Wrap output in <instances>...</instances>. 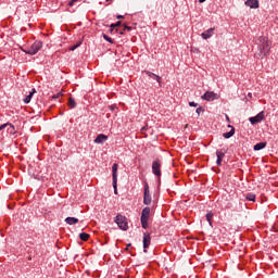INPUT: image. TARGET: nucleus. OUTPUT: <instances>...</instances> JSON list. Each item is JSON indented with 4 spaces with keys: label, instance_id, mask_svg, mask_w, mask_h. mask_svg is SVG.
<instances>
[{
    "label": "nucleus",
    "instance_id": "obj_1",
    "mask_svg": "<svg viewBox=\"0 0 278 278\" xmlns=\"http://www.w3.org/2000/svg\"><path fill=\"white\" fill-rule=\"evenodd\" d=\"M255 45L258 47L260 55L266 58L270 53V42L267 37L261 36L255 39Z\"/></svg>",
    "mask_w": 278,
    "mask_h": 278
},
{
    "label": "nucleus",
    "instance_id": "obj_2",
    "mask_svg": "<svg viewBox=\"0 0 278 278\" xmlns=\"http://www.w3.org/2000/svg\"><path fill=\"white\" fill-rule=\"evenodd\" d=\"M40 49H42V41L37 40L29 48L22 49V51L24 53H26L27 55H36V53H38V51H40Z\"/></svg>",
    "mask_w": 278,
    "mask_h": 278
},
{
    "label": "nucleus",
    "instance_id": "obj_3",
    "mask_svg": "<svg viewBox=\"0 0 278 278\" xmlns=\"http://www.w3.org/2000/svg\"><path fill=\"white\" fill-rule=\"evenodd\" d=\"M152 173L157 177L159 184L162 181V161L156 159L152 162Z\"/></svg>",
    "mask_w": 278,
    "mask_h": 278
},
{
    "label": "nucleus",
    "instance_id": "obj_4",
    "mask_svg": "<svg viewBox=\"0 0 278 278\" xmlns=\"http://www.w3.org/2000/svg\"><path fill=\"white\" fill-rule=\"evenodd\" d=\"M114 223H116L117 227L122 229V231H127V229H129L127 217L123 216L122 214L116 215Z\"/></svg>",
    "mask_w": 278,
    "mask_h": 278
},
{
    "label": "nucleus",
    "instance_id": "obj_5",
    "mask_svg": "<svg viewBox=\"0 0 278 278\" xmlns=\"http://www.w3.org/2000/svg\"><path fill=\"white\" fill-rule=\"evenodd\" d=\"M149 216H151V208L149 206H146L141 212V226L143 229L149 228Z\"/></svg>",
    "mask_w": 278,
    "mask_h": 278
},
{
    "label": "nucleus",
    "instance_id": "obj_6",
    "mask_svg": "<svg viewBox=\"0 0 278 278\" xmlns=\"http://www.w3.org/2000/svg\"><path fill=\"white\" fill-rule=\"evenodd\" d=\"M151 191L149 190V182H144V189H143V204L144 205H151Z\"/></svg>",
    "mask_w": 278,
    "mask_h": 278
},
{
    "label": "nucleus",
    "instance_id": "obj_7",
    "mask_svg": "<svg viewBox=\"0 0 278 278\" xmlns=\"http://www.w3.org/2000/svg\"><path fill=\"white\" fill-rule=\"evenodd\" d=\"M151 247V233L144 232L143 233V253H147V250Z\"/></svg>",
    "mask_w": 278,
    "mask_h": 278
},
{
    "label": "nucleus",
    "instance_id": "obj_8",
    "mask_svg": "<svg viewBox=\"0 0 278 278\" xmlns=\"http://www.w3.org/2000/svg\"><path fill=\"white\" fill-rule=\"evenodd\" d=\"M251 125H257L264 121V112H260L256 116L249 118Z\"/></svg>",
    "mask_w": 278,
    "mask_h": 278
},
{
    "label": "nucleus",
    "instance_id": "obj_9",
    "mask_svg": "<svg viewBox=\"0 0 278 278\" xmlns=\"http://www.w3.org/2000/svg\"><path fill=\"white\" fill-rule=\"evenodd\" d=\"M112 177H113V184L116 186L118 184V164L114 163L112 166Z\"/></svg>",
    "mask_w": 278,
    "mask_h": 278
},
{
    "label": "nucleus",
    "instance_id": "obj_10",
    "mask_svg": "<svg viewBox=\"0 0 278 278\" xmlns=\"http://www.w3.org/2000/svg\"><path fill=\"white\" fill-rule=\"evenodd\" d=\"M203 101H215L216 93L214 91H206L203 96H201Z\"/></svg>",
    "mask_w": 278,
    "mask_h": 278
},
{
    "label": "nucleus",
    "instance_id": "obj_11",
    "mask_svg": "<svg viewBox=\"0 0 278 278\" xmlns=\"http://www.w3.org/2000/svg\"><path fill=\"white\" fill-rule=\"evenodd\" d=\"M146 75L150 77L151 79H155L159 84V87L162 88V77H160L157 74H153L150 71H144Z\"/></svg>",
    "mask_w": 278,
    "mask_h": 278
},
{
    "label": "nucleus",
    "instance_id": "obj_12",
    "mask_svg": "<svg viewBox=\"0 0 278 278\" xmlns=\"http://www.w3.org/2000/svg\"><path fill=\"white\" fill-rule=\"evenodd\" d=\"M245 5L248 8H251V10H257V8H260V1L258 0H247Z\"/></svg>",
    "mask_w": 278,
    "mask_h": 278
},
{
    "label": "nucleus",
    "instance_id": "obj_13",
    "mask_svg": "<svg viewBox=\"0 0 278 278\" xmlns=\"http://www.w3.org/2000/svg\"><path fill=\"white\" fill-rule=\"evenodd\" d=\"M108 140V136L104 134H100L97 136V138L93 140L96 144H103Z\"/></svg>",
    "mask_w": 278,
    "mask_h": 278
},
{
    "label": "nucleus",
    "instance_id": "obj_14",
    "mask_svg": "<svg viewBox=\"0 0 278 278\" xmlns=\"http://www.w3.org/2000/svg\"><path fill=\"white\" fill-rule=\"evenodd\" d=\"M203 40H207L211 37L214 36V28H208L207 30H205L204 33L201 34Z\"/></svg>",
    "mask_w": 278,
    "mask_h": 278
},
{
    "label": "nucleus",
    "instance_id": "obj_15",
    "mask_svg": "<svg viewBox=\"0 0 278 278\" xmlns=\"http://www.w3.org/2000/svg\"><path fill=\"white\" fill-rule=\"evenodd\" d=\"M228 127L231 128L230 131L223 134V137L226 138V139L231 138L236 134V128L233 126L228 125Z\"/></svg>",
    "mask_w": 278,
    "mask_h": 278
},
{
    "label": "nucleus",
    "instance_id": "obj_16",
    "mask_svg": "<svg viewBox=\"0 0 278 278\" xmlns=\"http://www.w3.org/2000/svg\"><path fill=\"white\" fill-rule=\"evenodd\" d=\"M5 127H9L8 131H11V132L14 131V125H12L11 123L2 124L0 126V131H3V129H5Z\"/></svg>",
    "mask_w": 278,
    "mask_h": 278
},
{
    "label": "nucleus",
    "instance_id": "obj_17",
    "mask_svg": "<svg viewBox=\"0 0 278 278\" xmlns=\"http://www.w3.org/2000/svg\"><path fill=\"white\" fill-rule=\"evenodd\" d=\"M65 223L67 225H77V223H79V219L76 217H67L65 218Z\"/></svg>",
    "mask_w": 278,
    "mask_h": 278
},
{
    "label": "nucleus",
    "instance_id": "obj_18",
    "mask_svg": "<svg viewBox=\"0 0 278 278\" xmlns=\"http://www.w3.org/2000/svg\"><path fill=\"white\" fill-rule=\"evenodd\" d=\"M34 94H36V89H33L29 92V94L24 98V103H26V104L30 103L31 102V97H34Z\"/></svg>",
    "mask_w": 278,
    "mask_h": 278
},
{
    "label": "nucleus",
    "instance_id": "obj_19",
    "mask_svg": "<svg viewBox=\"0 0 278 278\" xmlns=\"http://www.w3.org/2000/svg\"><path fill=\"white\" fill-rule=\"evenodd\" d=\"M67 105L71 110H75V108H77V103L75 102L74 98L68 99Z\"/></svg>",
    "mask_w": 278,
    "mask_h": 278
},
{
    "label": "nucleus",
    "instance_id": "obj_20",
    "mask_svg": "<svg viewBox=\"0 0 278 278\" xmlns=\"http://www.w3.org/2000/svg\"><path fill=\"white\" fill-rule=\"evenodd\" d=\"M262 149H266V142H258L254 146L255 151H262Z\"/></svg>",
    "mask_w": 278,
    "mask_h": 278
},
{
    "label": "nucleus",
    "instance_id": "obj_21",
    "mask_svg": "<svg viewBox=\"0 0 278 278\" xmlns=\"http://www.w3.org/2000/svg\"><path fill=\"white\" fill-rule=\"evenodd\" d=\"M227 153V150L220 149L216 151L217 159L223 160L225 157V154Z\"/></svg>",
    "mask_w": 278,
    "mask_h": 278
},
{
    "label": "nucleus",
    "instance_id": "obj_22",
    "mask_svg": "<svg viewBox=\"0 0 278 278\" xmlns=\"http://www.w3.org/2000/svg\"><path fill=\"white\" fill-rule=\"evenodd\" d=\"M79 238H80V240H83L84 242H88V240L90 239V235H88L87 232H80V233H79Z\"/></svg>",
    "mask_w": 278,
    "mask_h": 278
},
{
    "label": "nucleus",
    "instance_id": "obj_23",
    "mask_svg": "<svg viewBox=\"0 0 278 278\" xmlns=\"http://www.w3.org/2000/svg\"><path fill=\"white\" fill-rule=\"evenodd\" d=\"M245 199L247 201H252L253 203H255V199H256L255 193H248L245 195Z\"/></svg>",
    "mask_w": 278,
    "mask_h": 278
},
{
    "label": "nucleus",
    "instance_id": "obj_24",
    "mask_svg": "<svg viewBox=\"0 0 278 278\" xmlns=\"http://www.w3.org/2000/svg\"><path fill=\"white\" fill-rule=\"evenodd\" d=\"M212 218H214V213L210 212L206 214V220L212 226Z\"/></svg>",
    "mask_w": 278,
    "mask_h": 278
},
{
    "label": "nucleus",
    "instance_id": "obj_25",
    "mask_svg": "<svg viewBox=\"0 0 278 278\" xmlns=\"http://www.w3.org/2000/svg\"><path fill=\"white\" fill-rule=\"evenodd\" d=\"M104 40H106V42H110V45H114V39H112L110 36L103 34L102 35Z\"/></svg>",
    "mask_w": 278,
    "mask_h": 278
},
{
    "label": "nucleus",
    "instance_id": "obj_26",
    "mask_svg": "<svg viewBox=\"0 0 278 278\" xmlns=\"http://www.w3.org/2000/svg\"><path fill=\"white\" fill-rule=\"evenodd\" d=\"M121 21L116 22L115 24H111V31H114V27H121Z\"/></svg>",
    "mask_w": 278,
    "mask_h": 278
},
{
    "label": "nucleus",
    "instance_id": "obj_27",
    "mask_svg": "<svg viewBox=\"0 0 278 278\" xmlns=\"http://www.w3.org/2000/svg\"><path fill=\"white\" fill-rule=\"evenodd\" d=\"M198 116H201V112H205V110L203 109V106H200L195 110Z\"/></svg>",
    "mask_w": 278,
    "mask_h": 278
},
{
    "label": "nucleus",
    "instance_id": "obj_28",
    "mask_svg": "<svg viewBox=\"0 0 278 278\" xmlns=\"http://www.w3.org/2000/svg\"><path fill=\"white\" fill-rule=\"evenodd\" d=\"M62 94H63V92L60 91V92H58L56 94H53V96H52V99H60V97H62Z\"/></svg>",
    "mask_w": 278,
    "mask_h": 278
},
{
    "label": "nucleus",
    "instance_id": "obj_29",
    "mask_svg": "<svg viewBox=\"0 0 278 278\" xmlns=\"http://www.w3.org/2000/svg\"><path fill=\"white\" fill-rule=\"evenodd\" d=\"M117 185H118V182H115V185H114V182H113V188H114L115 194H118Z\"/></svg>",
    "mask_w": 278,
    "mask_h": 278
},
{
    "label": "nucleus",
    "instance_id": "obj_30",
    "mask_svg": "<svg viewBox=\"0 0 278 278\" xmlns=\"http://www.w3.org/2000/svg\"><path fill=\"white\" fill-rule=\"evenodd\" d=\"M80 43L74 45L72 48H70V51H75V49H78Z\"/></svg>",
    "mask_w": 278,
    "mask_h": 278
},
{
    "label": "nucleus",
    "instance_id": "obj_31",
    "mask_svg": "<svg viewBox=\"0 0 278 278\" xmlns=\"http://www.w3.org/2000/svg\"><path fill=\"white\" fill-rule=\"evenodd\" d=\"M189 105H190V108H198L199 106V104L195 103V102H189Z\"/></svg>",
    "mask_w": 278,
    "mask_h": 278
},
{
    "label": "nucleus",
    "instance_id": "obj_32",
    "mask_svg": "<svg viewBox=\"0 0 278 278\" xmlns=\"http://www.w3.org/2000/svg\"><path fill=\"white\" fill-rule=\"evenodd\" d=\"M76 1H77V0H71V1L68 2V5H70L71 8H73V5H75Z\"/></svg>",
    "mask_w": 278,
    "mask_h": 278
},
{
    "label": "nucleus",
    "instance_id": "obj_33",
    "mask_svg": "<svg viewBox=\"0 0 278 278\" xmlns=\"http://www.w3.org/2000/svg\"><path fill=\"white\" fill-rule=\"evenodd\" d=\"M125 30L131 31V26L124 25V31H125Z\"/></svg>",
    "mask_w": 278,
    "mask_h": 278
},
{
    "label": "nucleus",
    "instance_id": "obj_34",
    "mask_svg": "<svg viewBox=\"0 0 278 278\" xmlns=\"http://www.w3.org/2000/svg\"><path fill=\"white\" fill-rule=\"evenodd\" d=\"M216 164H217V166H222V164H223V159H217Z\"/></svg>",
    "mask_w": 278,
    "mask_h": 278
},
{
    "label": "nucleus",
    "instance_id": "obj_35",
    "mask_svg": "<svg viewBox=\"0 0 278 278\" xmlns=\"http://www.w3.org/2000/svg\"><path fill=\"white\" fill-rule=\"evenodd\" d=\"M117 18H125V16H123V15H117Z\"/></svg>",
    "mask_w": 278,
    "mask_h": 278
},
{
    "label": "nucleus",
    "instance_id": "obj_36",
    "mask_svg": "<svg viewBox=\"0 0 278 278\" xmlns=\"http://www.w3.org/2000/svg\"><path fill=\"white\" fill-rule=\"evenodd\" d=\"M200 3H205V0H199Z\"/></svg>",
    "mask_w": 278,
    "mask_h": 278
},
{
    "label": "nucleus",
    "instance_id": "obj_37",
    "mask_svg": "<svg viewBox=\"0 0 278 278\" xmlns=\"http://www.w3.org/2000/svg\"><path fill=\"white\" fill-rule=\"evenodd\" d=\"M130 247H131V243H128L126 249H129Z\"/></svg>",
    "mask_w": 278,
    "mask_h": 278
},
{
    "label": "nucleus",
    "instance_id": "obj_38",
    "mask_svg": "<svg viewBox=\"0 0 278 278\" xmlns=\"http://www.w3.org/2000/svg\"><path fill=\"white\" fill-rule=\"evenodd\" d=\"M116 106H114V105H111V110H114Z\"/></svg>",
    "mask_w": 278,
    "mask_h": 278
},
{
    "label": "nucleus",
    "instance_id": "obj_39",
    "mask_svg": "<svg viewBox=\"0 0 278 278\" xmlns=\"http://www.w3.org/2000/svg\"><path fill=\"white\" fill-rule=\"evenodd\" d=\"M119 34H121V35H123V30H122V31H119Z\"/></svg>",
    "mask_w": 278,
    "mask_h": 278
},
{
    "label": "nucleus",
    "instance_id": "obj_40",
    "mask_svg": "<svg viewBox=\"0 0 278 278\" xmlns=\"http://www.w3.org/2000/svg\"><path fill=\"white\" fill-rule=\"evenodd\" d=\"M106 1H112V0H106Z\"/></svg>",
    "mask_w": 278,
    "mask_h": 278
}]
</instances>
